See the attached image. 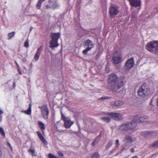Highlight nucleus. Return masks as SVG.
<instances>
[{"label": "nucleus", "mask_w": 158, "mask_h": 158, "mask_svg": "<svg viewBox=\"0 0 158 158\" xmlns=\"http://www.w3.org/2000/svg\"><path fill=\"white\" fill-rule=\"evenodd\" d=\"M7 144L9 146L11 150H12V147H11L10 143L9 142H7Z\"/></svg>", "instance_id": "4c0bfd02"}, {"label": "nucleus", "mask_w": 158, "mask_h": 158, "mask_svg": "<svg viewBox=\"0 0 158 158\" xmlns=\"http://www.w3.org/2000/svg\"><path fill=\"white\" fill-rule=\"evenodd\" d=\"M42 49L43 48L42 46H41L37 49V51L34 57V60L35 61H37L39 59Z\"/></svg>", "instance_id": "4468645a"}, {"label": "nucleus", "mask_w": 158, "mask_h": 158, "mask_svg": "<svg viewBox=\"0 0 158 158\" xmlns=\"http://www.w3.org/2000/svg\"><path fill=\"white\" fill-rule=\"evenodd\" d=\"M116 150V148H114L113 150H112V151L110 153H112V152H114Z\"/></svg>", "instance_id": "a19ab883"}, {"label": "nucleus", "mask_w": 158, "mask_h": 158, "mask_svg": "<svg viewBox=\"0 0 158 158\" xmlns=\"http://www.w3.org/2000/svg\"><path fill=\"white\" fill-rule=\"evenodd\" d=\"M58 155L60 156H64V154L61 152H58Z\"/></svg>", "instance_id": "f704fd0d"}, {"label": "nucleus", "mask_w": 158, "mask_h": 158, "mask_svg": "<svg viewBox=\"0 0 158 158\" xmlns=\"http://www.w3.org/2000/svg\"><path fill=\"white\" fill-rule=\"evenodd\" d=\"M37 133L39 138L42 141L43 143L45 145L47 144V142L42 135L41 134L39 131H37Z\"/></svg>", "instance_id": "6ab92c4d"}, {"label": "nucleus", "mask_w": 158, "mask_h": 158, "mask_svg": "<svg viewBox=\"0 0 158 158\" xmlns=\"http://www.w3.org/2000/svg\"><path fill=\"white\" fill-rule=\"evenodd\" d=\"M135 127V123L132 121L122 124L119 126L118 129L120 131H127L132 130Z\"/></svg>", "instance_id": "20e7f679"}, {"label": "nucleus", "mask_w": 158, "mask_h": 158, "mask_svg": "<svg viewBox=\"0 0 158 158\" xmlns=\"http://www.w3.org/2000/svg\"><path fill=\"white\" fill-rule=\"evenodd\" d=\"M99 156V154L98 152H96L91 156L92 158H98Z\"/></svg>", "instance_id": "c756f323"}, {"label": "nucleus", "mask_w": 158, "mask_h": 158, "mask_svg": "<svg viewBox=\"0 0 158 158\" xmlns=\"http://www.w3.org/2000/svg\"><path fill=\"white\" fill-rule=\"evenodd\" d=\"M134 64V59L131 58L129 59L126 63L124 69L126 70H129L133 67Z\"/></svg>", "instance_id": "f8f14e48"}, {"label": "nucleus", "mask_w": 158, "mask_h": 158, "mask_svg": "<svg viewBox=\"0 0 158 158\" xmlns=\"http://www.w3.org/2000/svg\"><path fill=\"white\" fill-rule=\"evenodd\" d=\"M85 43V45L87 47L82 52L84 55H86L87 52L90 50L94 47V45L92 41L89 39L87 40Z\"/></svg>", "instance_id": "423d86ee"}, {"label": "nucleus", "mask_w": 158, "mask_h": 158, "mask_svg": "<svg viewBox=\"0 0 158 158\" xmlns=\"http://www.w3.org/2000/svg\"><path fill=\"white\" fill-rule=\"evenodd\" d=\"M109 99V98L108 97H102L101 98L102 99Z\"/></svg>", "instance_id": "58836bf2"}, {"label": "nucleus", "mask_w": 158, "mask_h": 158, "mask_svg": "<svg viewBox=\"0 0 158 158\" xmlns=\"http://www.w3.org/2000/svg\"><path fill=\"white\" fill-rule=\"evenodd\" d=\"M45 0H39L37 5L36 7L37 9H40L42 3Z\"/></svg>", "instance_id": "b1692460"}, {"label": "nucleus", "mask_w": 158, "mask_h": 158, "mask_svg": "<svg viewBox=\"0 0 158 158\" xmlns=\"http://www.w3.org/2000/svg\"><path fill=\"white\" fill-rule=\"evenodd\" d=\"M145 48L151 52L158 54V41H152L149 42L146 45Z\"/></svg>", "instance_id": "7ed1b4c3"}, {"label": "nucleus", "mask_w": 158, "mask_h": 158, "mask_svg": "<svg viewBox=\"0 0 158 158\" xmlns=\"http://www.w3.org/2000/svg\"><path fill=\"white\" fill-rule=\"evenodd\" d=\"M123 104V102L118 101L114 102V104L112 105L113 106H120Z\"/></svg>", "instance_id": "aec40b11"}, {"label": "nucleus", "mask_w": 158, "mask_h": 158, "mask_svg": "<svg viewBox=\"0 0 158 158\" xmlns=\"http://www.w3.org/2000/svg\"><path fill=\"white\" fill-rule=\"evenodd\" d=\"M153 134L152 131H146L141 132V135L145 138H148L152 136Z\"/></svg>", "instance_id": "dca6fc26"}, {"label": "nucleus", "mask_w": 158, "mask_h": 158, "mask_svg": "<svg viewBox=\"0 0 158 158\" xmlns=\"http://www.w3.org/2000/svg\"><path fill=\"white\" fill-rule=\"evenodd\" d=\"M29 41L28 40H27L25 42L24 46L25 47H29Z\"/></svg>", "instance_id": "72a5a7b5"}, {"label": "nucleus", "mask_w": 158, "mask_h": 158, "mask_svg": "<svg viewBox=\"0 0 158 158\" xmlns=\"http://www.w3.org/2000/svg\"><path fill=\"white\" fill-rule=\"evenodd\" d=\"M49 3V5H46L45 6L46 8V9H48L49 8H52V3H51V2H50V3Z\"/></svg>", "instance_id": "2f4dec72"}, {"label": "nucleus", "mask_w": 158, "mask_h": 158, "mask_svg": "<svg viewBox=\"0 0 158 158\" xmlns=\"http://www.w3.org/2000/svg\"><path fill=\"white\" fill-rule=\"evenodd\" d=\"M157 11L158 12V10H157Z\"/></svg>", "instance_id": "de8ad7c7"}, {"label": "nucleus", "mask_w": 158, "mask_h": 158, "mask_svg": "<svg viewBox=\"0 0 158 158\" xmlns=\"http://www.w3.org/2000/svg\"><path fill=\"white\" fill-rule=\"evenodd\" d=\"M130 151L132 152H134V148H131L130 150Z\"/></svg>", "instance_id": "ea45409f"}, {"label": "nucleus", "mask_w": 158, "mask_h": 158, "mask_svg": "<svg viewBox=\"0 0 158 158\" xmlns=\"http://www.w3.org/2000/svg\"><path fill=\"white\" fill-rule=\"evenodd\" d=\"M100 138H99V137H96L92 142V145L94 146L98 143L99 140H100Z\"/></svg>", "instance_id": "393cba45"}, {"label": "nucleus", "mask_w": 158, "mask_h": 158, "mask_svg": "<svg viewBox=\"0 0 158 158\" xmlns=\"http://www.w3.org/2000/svg\"><path fill=\"white\" fill-rule=\"evenodd\" d=\"M136 140V138L134 135H125L123 142L125 145L127 146Z\"/></svg>", "instance_id": "6e6552de"}, {"label": "nucleus", "mask_w": 158, "mask_h": 158, "mask_svg": "<svg viewBox=\"0 0 158 158\" xmlns=\"http://www.w3.org/2000/svg\"><path fill=\"white\" fill-rule=\"evenodd\" d=\"M0 133L3 137H5V135L4 130L3 128L1 127H0Z\"/></svg>", "instance_id": "c85d7f7f"}, {"label": "nucleus", "mask_w": 158, "mask_h": 158, "mask_svg": "<svg viewBox=\"0 0 158 158\" xmlns=\"http://www.w3.org/2000/svg\"><path fill=\"white\" fill-rule=\"evenodd\" d=\"M38 123L39 126V127L42 130H44L45 129V127L44 124L42 122L38 121Z\"/></svg>", "instance_id": "4be33fe9"}, {"label": "nucleus", "mask_w": 158, "mask_h": 158, "mask_svg": "<svg viewBox=\"0 0 158 158\" xmlns=\"http://www.w3.org/2000/svg\"><path fill=\"white\" fill-rule=\"evenodd\" d=\"M15 34V32H12L8 34V39L10 40L12 37L14 36Z\"/></svg>", "instance_id": "cd10ccee"}, {"label": "nucleus", "mask_w": 158, "mask_h": 158, "mask_svg": "<svg viewBox=\"0 0 158 158\" xmlns=\"http://www.w3.org/2000/svg\"><path fill=\"white\" fill-rule=\"evenodd\" d=\"M51 40L50 42V47L52 48L56 47L59 46V44L58 43V40L60 36V33H51L50 34Z\"/></svg>", "instance_id": "39448f33"}, {"label": "nucleus", "mask_w": 158, "mask_h": 158, "mask_svg": "<svg viewBox=\"0 0 158 158\" xmlns=\"http://www.w3.org/2000/svg\"><path fill=\"white\" fill-rule=\"evenodd\" d=\"M51 2L52 5V8L53 9H57L59 7L58 4L56 2V0H50L48 3Z\"/></svg>", "instance_id": "f3484780"}, {"label": "nucleus", "mask_w": 158, "mask_h": 158, "mask_svg": "<svg viewBox=\"0 0 158 158\" xmlns=\"http://www.w3.org/2000/svg\"><path fill=\"white\" fill-rule=\"evenodd\" d=\"M119 7L113 5L110 6L109 8V13L111 17L113 18L117 15L119 12Z\"/></svg>", "instance_id": "0eeeda50"}, {"label": "nucleus", "mask_w": 158, "mask_h": 158, "mask_svg": "<svg viewBox=\"0 0 158 158\" xmlns=\"http://www.w3.org/2000/svg\"><path fill=\"white\" fill-rule=\"evenodd\" d=\"M113 141H109L107 144L106 146V149L107 150H108L109 148L112 146L113 144Z\"/></svg>", "instance_id": "bb28decb"}, {"label": "nucleus", "mask_w": 158, "mask_h": 158, "mask_svg": "<svg viewBox=\"0 0 158 158\" xmlns=\"http://www.w3.org/2000/svg\"><path fill=\"white\" fill-rule=\"evenodd\" d=\"M64 122V126L67 128H69L71 126L73 123L71 121L70 119H68Z\"/></svg>", "instance_id": "a211bd4d"}, {"label": "nucleus", "mask_w": 158, "mask_h": 158, "mask_svg": "<svg viewBox=\"0 0 158 158\" xmlns=\"http://www.w3.org/2000/svg\"><path fill=\"white\" fill-rule=\"evenodd\" d=\"M61 115L62 119L64 121L68 119V118H66L62 113H61Z\"/></svg>", "instance_id": "473e14b6"}, {"label": "nucleus", "mask_w": 158, "mask_h": 158, "mask_svg": "<svg viewBox=\"0 0 158 158\" xmlns=\"http://www.w3.org/2000/svg\"><path fill=\"white\" fill-rule=\"evenodd\" d=\"M119 140L118 139H117L116 140V147H118L119 145L120 144L119 143Z\"/></svg>", "instance_id": "c9c22d12"}, {"label": "nucleus", "mask_w": 158, "mask_h": 158, "mask_svg": "<svg viewBox=\"0 0 158 158\" xmlns=\"http://www.w3.org/2000/svg\"><path fill=\"white\" fill-rule=\"evenodd\" d=\"M22 112H24L25 114L29 115L31 113V105L29 106V107L27 110H25L24 111L22 110L21 111Z\"/></svg>", "instance_id": "5701e85b"}, {"label": "nucleus", "mask_w": 158, "mask_h": 158, "mask_svg": "<svg viewBox=\"0 0 158 158\" xmlns=\"http://www.w3.org/2000/svg\"><path fill=\"white\" fill-rule=\"evenodd\" d=\"M28 151L32 155V156H35V150L31 149H29L28 150Z\"/></svg>", "instance_id": "7c9ffc66"}, {"label": "nucleus", "mask_w": 158, "mask_h": 158, "mask_svg": "<svg viewBox=\"0 0 158 158\" xmlns=\"http://www.w3.org/2000/svg\"><path fill=\"white\" fill-rule=\"evenodd\" d=\"M131 4L133 6L137 7L139 6L141 4V2L139 0H129Z\"/></svg>", "instance_id": "2eb2a0df"}, {"label": "nucleus", "mask_w": 158, "mask_h": 158, "mask_svg": "<svg viewBox=\"0 0 158 158\" xmlns=\"http://www.w3.org/2000/svg\"><path fill=\"white\" fill-rule=\"evenodd\" d=\"M42 112V115L44 119H47L49 113V110L46 105L42 106L40 108Z\"/></svg>", "instance_id": "9b49d317"}, {"label": "nucleus", "mask_w": 158, "mask_h": 158, "mask_svg": "<svg viewBox=\"0 0 158 158\" xmlns=\"http://www.w3.org/2000/svg\"><path fill=\"white\" fill-rule=\"evenodd\" d=\"M150 147L158 148V140L152 144Z\"/></svg>", "instance_id": "a878e982"}, {"label": "nucleus", "mask_w": 158, "mask_h": 158, "mask_svg": "<svg viewBox=\"0 0 158 158\" xmlns=\"http://www.w3.org/2000/svg\"><path fill=\"white\" fill-rule=\"evenodd\" d=\"M101 119L104 122L108 123L110 121V119L109 117H104L101 118Z\"/></svg>", "instance_id": "412c9836"}, {"label": "nucleus", "mask_w": 158, "mask_h": 158, "mask_svg": "<svg viewBox=\"0 0 158 158\" xmlns=\"http://www.w3.org/2000/svg\"><path fill=\"white\" fill-rule=\"evenodd\" d=\"M150 90L145 83H143L139 87L137 91L138 95L140 97L145 98L150 94Z\"/></svg>", "instance_id": "f03ea898"}, {"label": "nucleus", "mask_w": 158, "mask_h": 158, "mask_svg": "<svg viewBox=\"0 0 158 158\" xmlns=\"http://www.w3.org/2000/svg\"><path fill=\"white\" fill-rule=\"evenodd\" d=\"M15 64H16L17 66L18 67V72H19V73L20 74V69H19V65H18V64H17L16 61H15Z\"/></svg>", "instance_id": "e433bc0d"}, {"label": "nucleus", "mask_w": 158, "mask_h": 158, "mask_svg": "<svg viewBox=\"0 0 158 158\" xmlns=\"http://www.w3.org/2000/svg\"><path fill=\"white\" fill-rule=\"evenodd\" d=\"M13 87L14 88L15 87V82H14L13 84Z\"/></svg>", "instance_id": "c03bdc74"}, {"label": "nucleus", "mask_w": 158, "mask_h": 158, "mask_svg": "<svg viewBox=\"0 0 158 158\" xmlns=\"http://www.w3.org/2000/svg\"><path fill=\"white\" fill-rule=\"evenodd\" d=\"M84 32H85V33H88V31L87 30H85V29H84Z\"/></svg>", "instance_id": "79ce46f5"}, {"label": "nucleus", "mask_w": 158, "mask_h": 158, "mask_svg": "<svg viewBox=\"0 0 158 158\" xmlns=\"http://www.w3.org/2000/svg\"><path fill=\"white\" fill-rule=\"evenodd\" d=\"M147 116H143L141 115H137L134 116L132 118V121L135 124V127L136 126L137 123H143L147 119Z\"/></svg>", "instance_id": "9d476101"}, {"label": "nucleus", "mask_w": 158, "mask_h": 158, "mask_svg": "<svg viewBox=\"0 0 158 158\" xmlns=\"http://www.w3.org/2000/svg\"><path fill=\"white\" fill-rule=\"evenodd\" d=\"M106 115L111 117L112 119L116 121L122 120L123 118L122 114L120 113H108Z\"/></svg>", "instance_id": "1a4fd4ad"}, {"label": "nucleus", "mask_w": 158, "mask_h": 158, "mask_svg": "<svg viewBox=\"0 0 158 158\" xmlns=\"http://www.w3.org/2000/svg\"><path fill=\"white\" fill-rule=\"evenodd\" d=\"M26 61V59L25 58L24 59H23V61L24 62H25Z\"/></svg>", "instance_id": "a18cd8bd"}, {"label": "nucleus", "mask_w": 158, "mask_h": 158, "mask_svg": "<svg viewBox=\"0 0 158 158\" xmlns=\"http://www.w3.org/2000/svg\"><path fill=\"white\" fill-rule=\"evenodd\" d=\"M122 58L121 53H118L112 57V60L115 64H118L121 61Z\"/></svg>", "instance_id": "ddd939ff"}, {"label": "nucleus", "mask_w": 158, "mask_h": 158, "mask_svg": "<svg viewBox=\"0 0 158 158\" xmlns=\"http://www.w3.org/2000/svg\"><path fill=\"white\" fill-rule=\"evenodd\" d=\"M125 82L124 77L121 76L118 78L117 75L114 73L110 74L108 78V85L113 92L117 91L123 86Z\"/></svg>", "instance_id": "f257e3e1"}, {"label": "nucleus", "mask_w": 158, "mask_h": 158, "mask_svg": "<svg viewBox=\"0 0 158 158\" xmlns=\"http://www.w3.org/2000/svg\"><path fill=\"white\" fill-rule=\"evenodd\" d=\"M131 158H138V157L137 156H135L132 157Z\"/></svg>", "instance_id": "37998d69"}, {"label": "nucleus", "mask_w": 158, "mask_h": 158, "mask_svg": "<svg viewBox=\"0 0 158 158\" xmlns=\"http://www.w3.org/2000/svg\"><path fill=\"white\" fill-rule=\"evenodd\" d=\"M32 29H33V27H31L30 28V31H31L32 30Z\"/></svg>", "instance_id": "49530a36"}]
</instances>
